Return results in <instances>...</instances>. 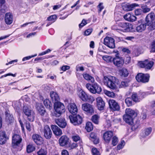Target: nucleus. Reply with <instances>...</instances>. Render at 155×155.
Here are the masks:
<instances>
[{"mask_svg":"<svg viewBox=\"0 0 155 155\" xmlns=\"http://www.w3.org/2000/svg\"><path fill=\"white\" fill-rule=\"evenodd\" d=\"M72 138L74 142H77V141L80 140L81 138L80 136L78 134H76L72 136Z\"/></svg>","mask_w":155,"mask_h":155,"instance_id":"603ef678","label":"nucleus"},{"mask_svg":"<svg viewBox=\"0 0 155 155\" xmlns=\"http://www.w3.org/2000/svg\"><path fill=\"white\" fill-rule=\"evenodd\" d=\"M87 96V95L82 90L79 94V97L80 98L84 101H85L86 100V98Z\"/></svg>","mask_w":155,"mask_h":155,"instance_id":"ea45409f","label":"nucleus"},{"mask_svg":"<svg viewBox=\"0 0 155 155\" xmlns=\"http://www.w3.org/2000/svg\"><path fill=\"white\" fill-rule=\"evenodd\" d=\"M2 120L0 116V129L2 127ZM9 139V137L7 136L5 131L0 130V145L5 144Z\"/></svg>","mask_w":155,"mask_h":155,"instance_id":"f8f14e48","label":"nucleus"},{"mask_svg":"<svg viewBox=\"0 0 155 155\" xmlns=\"http://www.w3.org/2000/svg\"><path fill=\"white\" fill-rule=\"evenodd\" d=\"M109 107L112 111H118L120 107L118 103L114 99H109L108 101Z\"/></svg>","mask_w":155,"mask_h":155,"instance_id":"2eb2a0df","label":"nucleus"},{"mask_svg":"<svg viewBox=\"0 0 155 155\" xmlns=\"http://www.w3.org/2000/svg\"><path fill=\"white\" fill-rule=\"evenodd\" d=\"M93 125L91 122L88 121L86 123L85 129L87 132L91 131L93 130Z\"/></svg>","mask_w":155,"mask_h":155,"instance_id":"c9c22d12","label":"nucleus"},{"mask_svg":"<svg viewBox=\"0 0 155 155\" xmlns=\"http://www.w3.org/2000/svg\"><path fill=\"white\" fill-rule=\"evenodd\" d=\"M51 51V50L50 49H48L46 50L45 51H43L42 52L40 53L39 54V56L43 55H45L47 54L48 53L50 52Z\"/></svg>","mask_w":155,"mask_h":155,"instance_id":"680f3d73","label":"nucleus"},{"mask_svg":"<svg viewBox=\"0 0 155 155\" xmlns=\"http://www.w3.org/2000/svg\"><path fill=\"white\" fill-rule=\"evenodd\" d=\"M93 31V29L92 28L88 29L84 31V35L85 36H87L90 35Z\"/></svg>","mask_w":155,"mask_h":155,"instance_id":"5fc2aeb1","label":"nucleus"},{"mask_svg":"<svg viewBox=\"0 0 155 155\" xmlns=\"http://www.w3.org/2000/svg\"><path fill=\"white\" fill-rule=\"evenodd\" d=\"M22 138L20 135L14 134L12 137V148L17 151H20L22 148L21 144Z\"/></svg>","mask_w":155,"mask_h":155,"instance_id":"20e7f679","label":"nucleus"},{"mask_svg":"<svg viewBox=\"0 0 155 155\" xmlns=\"http://www.w3.org/2000/svg\"><path fill=\"white\" fill-rule=\"evenodd\" d=\"M131 57L130 56L126 57L124 60V63H125L126 64H129L130 62Z\"/></svg>","mask_w":155,"mask_h":155,"instance_id":"052dcab7","label":"nucleus"},{"mask_svg":"<svg viewBox=\"0 0 155 155\" xmlns=\"http://www.w3.org/2000/svg\"><path fill=\"white\" fill-rule=\"evenodd\" d=\"M50 96L52 102L54 103L56 102H59L60 100L59 97L56 92L53 91H51Z\"/></svg>","mask_w":155,"mask_h":155,"instance_id":"c756f323","label":"nucleus"},{"mask_svg":"<svg viewBox=\"0 0 155 155\" xmlns=\"http://www.w3.org/2000/svg\"><path fill=\"white\" fill-rule=\"evenodd\" d=\"M104 92L105 94L108 97H114L115 96V93L113 92H111L105 90H104Z\"/></svg>","mask_w":155,"mask_h":155,"instance_id":"49530a36","label":"nucleus"},{"mask_svg":"<svg viewBox=\"0 0 155 155\" xmlns=\"http://www.w3.org/2000/svg\"><path fill=\"white\" fill-rule=\"evenodd\" d=\"M35 107L38 114L41 115L43 121L44 122L48 121L49 119V115L43 105L40 103H37Z\"/></svg>","mask_w":155,"mask_h":155,"instance_id":"39448f33","label":"nucleus"},{"mask_svg":"<svg viewBox=\"0 0 155 155\" xmlns=\"http://www.w3.org/2000/svg\"><path fill=\"white\" fill-rule=\"evenodd\" d=\"M100 116L97 114H95L93 115L91 118L92 121L96 124H98L99 123Z\"/></svg>","mask_w":155,"mask_h":155,"instance_id":"f704fd0d","label":"nucleus"},{"mask_svg":"<svg viewBox=\"0 0 155 155\" xmlns=\"http://www.w3.org/2000/svg\"><path fill=\"white\" fill-rule=\"evenodd\" d=\"M152 131V128L151 127L146 128L145 130V134L146 136L149 135Z\"/></svg>","mask_w":155,"mask_h":155,"instance_id":"13d9d810","label":"nucleus"},{"mask_svg":"<svg viewBox=\"0 0 155 155\" xmlns=\"http://www.w3.org/2000/svg\"><path fill=\"white\" fill-rule=\"evenodd\" d=\"M87 24L86 20L83 19L81 23L79 25V27L80 28H81L83 26L86 25Z\"/></svg>","mask_w":155,"mask_h":155,"instance_id":"4d7b16f0","label":"nucleus"},{"mask_svg":"<svg viewBox=\"0 0 155 155\" xmlns=\"http://www.w3.org/2000/svg\"><path fill=\"white\" fill-rule=\"evenodd\" d=\"M131 98L135 102H137L140 101L138 97L137 93H133L131 96Z\"/></svg>","mask_w":155,"mask_h":155,"instance_id":"a18cd8bd","label":"nucleus"},{"mask_svg":"<svg viewBox=\"0 0 155 155\" xmlns=\"http://www.w3.org/2000/svg\"><path fill=\"white\" fill-rule=\"evenodd\" d=\"M137 115V112L130 108H127L125 110V114L124 115L123 119L127 124L132 125L133 124L134 120Z\"/></svg>","mask_w":155,"mask_h":155,"instance_id":"7ed1b4c3","label":"nucleus"},{"mask_svg":"<svg viewBox=\"0 0 155 155\" xmlns=\"http://www.w3.org/2000/svg\"><path fill=\"white\" fill-rule=\"evenodd\" d=\"M132 125H133L131 127V129L133 130H135L140 127V120L138 119Z\"/></svg>","mask_w":155,"mask_h":155,"instance_id":"58836bf2","label":"nucleus"},{"mask_svg":"<svg viewBox=\"0 0 155 155\" xmlns=\"http://www.w3.org/2000/svg\"><path fill=\"white\" fill-rule=\"evenodd\" d=\"M69 118L70 122L74 125H79L81 124L83 122V118L79 114L70 115Z\"/></svg>","mask_w":155,"mask_h":155,"instance_id":"0eeeda50","label":"nucleus"},{"mask_svg":"<svg viewBox=\"0 0 155 155\" xmlns=\"http://www.w3.org/2000/svg\"><path fill=\"white\" fill-rule=\"evenodd\" d=\"M71 13V12L69 11H64L62 10L59 13V15L61 16L59 19L62 20L64 19Z\"/></svg>","mask_w":155,"mask_h":155,"instance_id":"2f4dec72","label":"nucleus"},{"mask_svg":"<svg viewBox=\"0 0 155 155\" xmlns=\"http://www.w3.org/2000/svg\"><path fill=\"white\" fill-rule=\"evenodd\" d=\"M5 121L8 124H11L14 121V118L13 115L9 113V111H6L5 112Z\"/></svg>","mask_w":155,"mask_h":155,"instance_id":"a878e982","label":"nucleus"},{"mask_svg":"<svg viewBox=\"0 0 155 155\" xmlns=\"http://www.w3.org/2000/svg\"><path fill=\"white\" fill-rule=\"evenodd\" d=\"M124 18L128 21L133 22L135 21L137 19V17L130 13H127L124 16Z\"/></svg>","mask_w":155,"mask_h":155,"instance_id":"7c9ffc66","label":"nucleus"},{"mask_svg":"<svg viewBox=\"0 0 155 155\" xmlns=\"http://www.w3.org/2000/svg\"><path fill=\"white\" fill-rule=\"evenodd\" d=\"M122 51L124 53H126L127 54H130L131 53V51L128 48H124L122 50Z\"/></svg>","mask_w":155,"mask_h":155,"instance_id":"69168bd1","label":"nucleus"},{"mask_svg":"<svg viewBox=\"0 0 155 155\" xmlns=\"http://www.w3.org/2000/svg\"><path fill=\"white\" fill-rule=\"evenodd\" d=\"M94 97L91 96H87L86 98V100L85 102H87L88 103L92 104L94 101Z\"/></svg>","mask_w":155,"mask_h":155,"instance_id":"de8ad7c7","label":"nucleus"},{"mask_svg":"<svg viewBox=\"0 0 155 155\" xmlns=\"http://www.w3.org/2000/svg\"><path fill=\"white\" fill-rule=\"evenodd\" d=\"M117 26L120 28L119 30L124 32H129L131 31V25L129 23L123 22L117 23Z\"/></svg>","mask_w":155,"mask_h":155,"instance_id":"ddd939ff","label":"nucleus"},{"mask_svg":"<svg viewBox=\"0 0 155 155\" xmlns=\"http://www.w3.org/2000/svg\"><path fill=\"white\" fill-rule=\"evenodd\" d=\"M92 155H101L99 151L96 147H93L91 150Z\"/></svg>","mask_w":155,"mask_h":155,"instance_id":"79ce46f5","label":"nucleus"},{"mask_svg":"<svg viewBox=\"0 0 155 155\" xmlns=\"http://www.w3.org/2000/svg\"><path fill=\"white\" fill-rule=\"evenodd\" d=\"M84 78L87 81H91V82L93 83L94 81V79L93 77L91 75L86 73H84L82 74Z\"/></svg>","mask_w":155,"mask_h":155,"instance_id":"72a5a7b5","label":"nucleus"},{"mask_svg":"<svg viewBox=\"0 0 155 155\" xmlns=\"http://www.w3.org/2000/svg\"><path fill=\"white\" fill-rule=\"evenodd\" d=\"M151 49L153 52H155V39L152 42Z\"/></svg>","mask_w":155,"mask_h":155,"instance_id":"338daca9","label":"nucleus"},{"mask_svg":"<svg viewBox=\"0 0 155 155\" xmlns=\"http://www.w3.org/2000/svg\"><path fill=\"white\" fill-rule=\"evenodd\" d=\"M55 121L56 124L62 128H65L67 126V122L64 118L61 117L55 119Z\"/></svg>","mask_w":155,"mask_h":155,"instance_id":"5701e85b","label":"nucleus"},{"mask_svg":"<svg viewBox=\"0 0 155 155\" xmlns=\"http://www.w3.org/2000/svg\"><path fill=\"white\" fill-rule=\"evenodd\" d=\"M140 68H144L146 70H150L154 64V62L148 59H146L144 61H140L139 62Z\"/></svg>","mask_w":155,"mask_h":155,"instance_id":"9b49d317","label":"nucleus"},{"mask_svg":"<svg viewBox=\"0 0 155 155\" xmlns=\"http://www.w3.org/2000/svg\"><path fill=\"white\" fill-rule=\"evenodd\" d=\"M51 128L55 136H60L62 135V133L61 130L57 125H52L51 126Z\"/></svg>","mask_w":155,"mask_h":155,"instance_id":"cd10ccee","label":"nucleus"},{"mask_svg":"<svg viewBox=\"0 0 155 155\" xmlns=\"http://www.w3.org/2000/svg\"><path fill=\"white\" fill-rule=\"evenodd\" d=\"M70 68V66L67 65H63L61 68V69L63 71H65L69 69Z\"/></svg>","mask_w":155,"mask_h":155,"instance_id":"0e129e2a","label":"nucleus"},{"mask_svg":"<svg viewBox=\"0 0 155 155\" xmlns=\"http://www.w3.org/2000/svg\"><path fill=\"white\" fill-rule=\"evenodd\" d=\"M125 102L127 106L129 107L134 104V102L131 97H127L126 98Z\"/></svg>","mask_w":155,"mask_h":155,"instance_id":"e433bc0d","label":"nucleus"},{"mask_svg":"<svg viewBox=\"0 0 155 155\" xmlns=\"http://www.w3.org/2000/svg\"><path fill=\"white\" fill-rule=\"evenodd\" d=\"M35 149V147L33 144H28L26 146V152L28 153H30L34 151Z\"/></svg>","mask_w":155,"mask_h":155,"instance_id":"473e14b6","label":"nucleus"},{"mask_svg":"<svg viewBox=\"0 0 155 155\" xmlns=\"http://www.w3.org/2000/svg\"><path fill=\"white\" fill-rule=\"evenodd\" d=\"M44 104L47 108L51 109L52 108V104L51 101L48 99H45L43 101Z\"/></svg>","mask_w":155,"mask_h":155,"instance_id":"4c0bfd02","label":"nucleus"},{"mask_svg":"<svg viewBox=\"0 0 155 155\" xmlns=\"http://www.w3.org/2000/svg\"><path fill=\"white\" fill-rule=\"evenodd\" d=\"M155 18V15L153 12H151L148 14L146 16L145 21L147 25L149 26L150 25Z\"/></svg>","mask_w":155,"mask_h":155,"instance_id":"412c9836","label":"nucleus"},{"mask_svg":"<svg viewBox=\"0 0 155 155\" xmlns=\"http://www.w3.org/2000/svg\"><path fill=\"white\" fill-rule=\"evenodd\" d=\"M37 56V54H35L34 55L27 56V57L23 58L22 59V61H25L26 60H28L31 59V58H32L36 57Z\"/></svg>","mask_w":155,"mask_h":155,"instance_id":"bf43d9fd","label":"nucleus"},{"mask_svg":"<svg viewBox=\"0 0 155 155\" xmlns=\"http://www.w3.org/2000/svg\"><path fill=\"white\" fill-rule=\"evenodd\" d=\"M38 155H47V151L46 150L41 148L37 152Z\"/></svg>","mask_w":155,"mask_h":155,"instance_id":"37998d69","label":"nucleus"},{"mask_svg":"<svg viewBox=\"0 0 155 155\" xmlns=\"http://www.w3.org/2000/svg\"><path fill=\"white\" fill-rule=\"evenodd\" d=\"M96 105L98 110L101 111L105 109V103L103 99L101 97L96 98Z\"/></svg>","mask_w":155,"mask_h":155,"instance_id":"a211bd4d","label":"nucleus"},{"mask_svg":"<svg viewBox=\"0 0 155 155\" xmlns=\"http://www.w3.org/2000/svg\"><path fill=\"white\" fill-rule=\"evenodd\" d=\"M70 139L66 135L61 136L58 140V143L61 147L67 146L70 143Z\"/></svg>","mask_w":155,"mask_h":155,"instance_id":"dca6fc26","label":"nucleus"},{"mask_svg":"<svg viewBox=\"0 0 155 155\" xmlns=\"http://www.w3.org/2000/svg\"><path fill=\"white\" fill-rule=\"evenodd\" d=\"M143 20H140L138 21V25L136 27V30L138 32H141L145 30L147 25L146 23L145 24L142 23Z\"/></svg>","mask_w":155,"mask_h":155,"instance_id":"393cba45","label":"nucleus"},{"mask_svg":"<svg viewBox=\"0 0 155 155\" xmlns=\"http://www.w3.org/2000/svg\"><path fill=\"white\" fill-rule=\"evenodd\" d=\"M113 136V132L111 131L107 130L104 133L103 138L104 141L107 143L110 142Z\"/></svg>","mask_w":155,"mask_h":155,"instance_id":"f3484780","label":"nucleus"},{"mask_svg":"<svg viewBox=\"0 0 155 155\" xmlns=\"http://www.w3.org/2000/svg\"><path fill=\"white\" fill-rule=\"evenodd\" d=\"M135 14L136 16L141 15L143 14V12L141 8H137L135 10Z\"/></svg>","mask_w":155,"mask_h":155,"instance_id":"3c124183","label":"nucleus"},{"mask_svg":"<svg viewBox=\"0 0 155 155\" xmlns=\"http://www.w3.org/2000/svg\"><path fill=\"white\" fill-rule=\"evenodd\" d=\"M57 16L55 15H51L48 17L47 20L48 21H52V22H54L57 19Z\"/></svg>","mask_w":155,"mask_h":155,"instance_id":"a19ab883","label":"nucleus"},{"mask_svg":"<svg viewBox=\"0 0 155 155\" xmlns=\"http://www.w3.org/2000/svg\"><path fill=\"white\" fill-rule=\"evenodd\" d=\"M138 5L136 3L130 4L129 3L124 4L122 5V8L124 10L126 11H132Z\"/></svg>","mask_w":155,"mask_h":155,"instance_id":"b1692460","label":"nucleus"},{"mask_svg":"<svg viewBox=\"0 0 155 155\" xmlns=\"http://www.w3.org/2000/svg\"><path fill=\"white\" fill-rule=\"evenodd\" d=\"M112 143L113 146H116L118 142V139L117 138L116 136H114L112 138Z\"/></svg>","mask_w":155,"mask_h":155,"instance_id":"864d4df0","label":"nucleus"},{"mask_svg":"<svg viewBox=\"0 0 155 155\" xmlns=\"http://www.w3.org/2000/svg\"><path fill=\"white\" fill-rule=\"evenodd\" d=\"M120 73L121 74V75L124 77H127L129 74V73L127 70L125 68H123L120 71Z\"/></svg>","mask_w":155,"mask_h":155,"instance_id":"c03bdc74","label":"nucleus"},{"mask_svg":"<svg viewBox=\"0 0 155 155\" xmlns=\"http://www.w3.org/2000/svg\"><path fill=\"white\" fill-rule=\"evenodd\" d=\"M13 15L12 13L10 12L6 13L5 17V23L7 25L11 24L13 22Z\"/></svg>","mask_w":155,"mask_h":155,"instance_id":"bb28decb","label":"nucleus"},{"mask_svg":"<svg viewBox=\"0 0 155 155\" xmlns=\"http://www.w3.org/2000/svg\"><path fill=\"white\" fill-rule=\"evenodd\" d=\"M44 136L47 139H50L51 137L52 133L48 125H45L44 128L43 130Z\"/></svg>","mask_w":155,"mask_h":155,"instance_id":"6ab92c4d","label":"nucleus"},{"mask_svg":"<svg viewBox=\"0 0 155 155\" xmlns=\"http://www.w3.org/2000/svg\"><path fill=\"white\" fill-rule=\"evenodd\" d=\"M32 138L34 142L38 145H40L43 143V138L40 135L35 134L32 136Z\"/></svg>","mask_w":155,"mask_h":155,"instance_id":"aec40b11","label":"nucleus"},{"mask_svg":"<svg viewBox=\"0 0 155 155\" xmlns=\"http://www.w3.org/2000/svg\"><path fill=\"white\" fill-rule=\"evenodd\" d=\"M150 78V75L148 73L144 74L140 73L137 74L136 77V79L138 82L143 83L148 82Z\"/></svg>","mask_w":155,"mask_h":155,"instance_id":"9d476101","label":"nucleus"},{"mask_svg":"<svg viewBox=\"0 0 155 155\" xmlns=\"http://www.w3.org/2000/svg\"><path fill=\"white\" fill-rule=\"evenodd\" d=\"M22 110L25 116L26 117L28 120L31 122H33L35 120V116L33 112L27 106H24Z\"/></svg>","mask_w":155,"mask_h":155,"instance_id":"1a4fd4ad","label":"nucleus"},{"mask_svg":"<svg viewBox=\"0 0 155 155\" xmlns=\"http://www.w3.org/2000/svg\"><path fill=\"white\" fill-rule=\"evenodd\" d=\"M103 2H100L97 6L98 12L99 13H100L102 10L104 8V6H103Z\"/></svg>","mask_w":155,"mask_h":155,"instance_id":"8fccbe9b","label":"nucleus"},{"mask_svg":"<svg viewBox=\"0 0 155 155\" xmlns=\"http://www.w3.org/2000/svg\"><path fill=\"white\" fill-rule=\"evenodd\" d=\"M89 86H91L92 87H99L96 83H94L92 85L89 83H87L86 85V87H89Z\"/></svg>","mask_w":155,"mask_h":155,"instance_id":"e2e57ef3","label":"nucleus"},{"mask_svg":"<svg viewBox=\"0 0 155 155\" xmlns=\"http://www.w3.org/2000/svg\"><path fill=\"white\" fill-rule=\"evenodd\" d=\"M118 51H117V54L115 57L111 56L104 55L102 58L104 60H107L109 62L112 63L113 64L118 68H121L124 63V59L122 57L119 56Z\"/></svg>","mask_w":155,"mask_h":155,"instance_id":"f03ea898","label":"nucleus"},{"mask_svg":"<svg viewBox=\"0 0 155 155\" xmlns=\"http://www.w3.org/2000/svg\"><path fill=\"white\" fill-rule=\"evenodd\" d=\"M149 26L150 27L151 30H152L155 29V19L154 22H152L151 24H150V25H149Z\"/></svg>","mask_w":155,"mask_h":155,"instance_id":"774afa93","label":"nucleus"},{"mask_svg":"<svg viewBox=\"0 0 155 155\" xmlns=\"http://www.w3.org/2000/svg\"><path fill=\"white\" fill-rule=\"evenodd\" d=\"M68 108L69 112L72 114H77L78 109L76 105L74 103H69L68 106Z\"/></svg>","mask_w":155,"mask_h":155,"instance_id":"4be33fe9","label":"nucleus"},{"mask_svg":"<svg viewBox=\"0 0 155 155\" xmlns=\"http://www.w3.org/2000/svg\"><path fill=\"white\" fill-rule=\"evenodd\" d=\"M5 2V0H0V11L3 13H5V9L2 8V6Z\"/></svg>","mask_w":155,"mask_h":155,"instance_id":"6e6d98bb","label":"nucleus"},{"mask_svg":"<svg viewBox=\"0 0 155 155\" xmlns=\"http://www.w3.org/2000/svg\"><path fill=\"white\" fill-rule=\"evenodd\" d=\"M82 109L87 115H91L94 112L93 106L87 103L83 104L81 106Z\"/></svg>","mask_w":155,"mask_h":155,"instance_id":"6e6552de","label":"nucleus"},{"mask_svg":"<svg viewBox=\"0 0 155 155\" xmlns=\"http://www.w3.org/2000/svg\"><path fill=\"white\" fill-rule=\"evenodd\" d=\"M103 82L107 87H117V85H119V87H127L129 86L128 83L127 81H122L120 84L119 80L113 76H104Z\"/></svg>","mask_w":155,"mask_h":155,"instance_id":"f257e3e1","label":"nucleus"},{"mask_svg":"<svg viewBox=\"0 0 155 155\" xmlns=\"http://www.w3.org/2000/svg\"><path fill=\"white\" fill-rule=\"evenodd\" d=\"M54 115L56 117H59L65 111L64 105L60 102L54 103Z\"/></svg>","mask_w":155,"mask_h":155,"instance_id":"423d86ee","label":"nucleus"},{"mask_svg":"<svg viewBox=\"0 0 155 155\" xmlns=\"http://www.w3.org/2000/svg\"><path fill=\"white\" fill-rule=\"evenodd\" d=\"M141 8L143 13H147L150 11V8L148 7L147 5L142 6Z\"/></svg>","mask_w":155,"mask_h":155,"instance_id":"09e8293b","label":"nucleus"},{"mask_svg":"<svg viewBox=\"0 0 155 155\" xmlns=\"http://www.w3.org/2000/svg\"><path fill=\"white\" fill-rule=\"evenodd\" d=\"M104 44L110 48H115V40L113 38L106 36L104 39Z\"/></svg>","mask_w":155,"mask_h":155,"instance_id":"4468645a","label":"nucleus"},{"mask_svg":"<svg viewBox=\"0 0 155 155\" xmlns=\"http://www.w3.org/2000/svg\"><path fill=\"white\" fill-rule=\"evenodd\" d=\"M90 139L95 144H97L99 143V138L97 136L96 133L92 132L90 134Z\"/></svg>","mask_w":155,"mask_h":155,"instance_id":"c85d7f7f","label":"nucleus"}]
</instances>
